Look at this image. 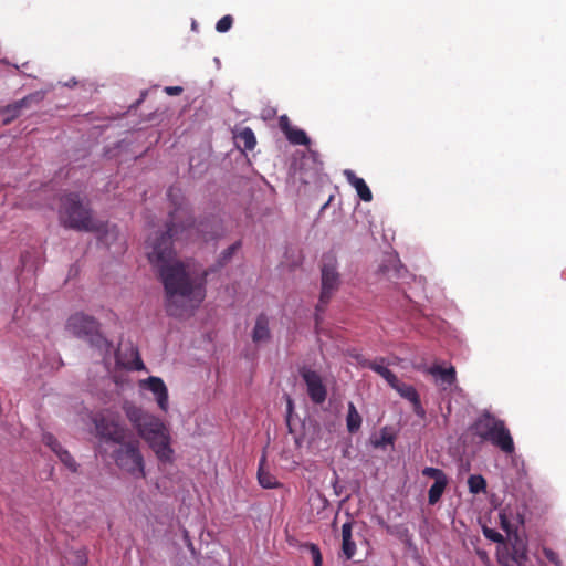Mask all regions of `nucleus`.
<instances>
[{
	"instance_id": "f257e3e1",
	"label": "nucleus",
	"mask_w": 566,
	"mask_h": 566,
	"mask_svg": "<svg viewBox=\"0 0 566 566\" xmlns=\"http://www.w3.org/2000/svg\"><path fill=\"white\" fill-rule=\"evenodd\" d=\"M197 231L186 206H178L169 214L166 234L149 238L147 256L157 270L166 291L167 312L184 316L197 308L206 296V272L195 264L175 259L171 240L190 239Z\"/></svg>"
},
{
	"instance_id": "f03ea898",
	"label": "nucleus",
	"mask_w": 566,
	"mask_h": 566,
	"mask_svg": "<svg viewBox=\"0 0 566 566\" xmlns=\"http://www.w3.org/2000/svg\"><path fill=\"white\" fill-rule=\"evenodd\" d=\"M94 423L102 438L119 444L114 451L116 465L135 479L145 478V462L139 450V442L135 440L124 442L127 429L120 422L119 417L106 410L94 418Z\"/></svg>"
},
{
	"instance_id": "7ed1b4c3",
	"label": "nucleus",
	"mask_w": 566,
	"mask_h": 566,
	"mask_svg": "<svg viewBox=\"0 0 566 566\" xmlns=\"http://www.w3.org/2000/svg\"><path fill=\"white\" fill-rule=\"evenodd\" d=\"M123 409L139 437L147 442L157 459L161 462H171L174 450L170 447V433L166 424L133 402L126 401Z\"/></svg>"
},
{
	"instance_id": "20e7f679",
	"label": "nucleus",
	"mask_w": 566,
	"mask_h": 566,
	"mask_svg": "<svg viewBox=\"0 0 566 566\" xmlns=\"http://www.w3.org/2000/svg\"><path fill=\"white\" fill-rule=\"evenodd\" d=\"M59 216L64 227L83 231L98 229L90 210L81 202L78 195L70 193L62 198Z\"/></svg>"
},
{
	"instance_id": "39448f33",
	"label": "nucleus",
	"mask_w": 566,
	"mask_h": 566,
	"mask_svg": "<svg viewBox=\"0 0 566 566\" xmlns=\"http://www.w3.org/2000/svg\"><path fill=\"white\" fill-rule=\"evenodd\" d=\"M66 329L77 337L87 339L103 355L109 353L111 344L99 333V324L94 317L75 313L67 319Z\"/></svg>"
},
{
	"instance_id": "423d86ee",
	"label": "nucleus",
	"mask_w": 566,
	"mask_h": 566,
	"mask_svg": "<svg viewBox=\"0 0 566 566\" xmlns=\"http://www.w3.org/2000/svg\"><path fill=\"white\" fill-rule=\"evenodd\" d=\"M340 276L337 271V261L334 256H326L322 266V290L319 303L326 304L338 290Z\"/></svg>"
},
{
	"instance_id": "0eeeda50",
	"label": "nucleus",
	"mask_w": 566,
	"mask_h": 566,
	"mask_svg": "<svg viewBox=\"0 0 566 566\" xmlns=\"http://www.w3.org/2000/svg\"><path fill=\"white\" fill-rule=\"evenodd\" d=\"M138 387L142 390H147L153 394L154 399L157 402L158 408L167 412L169 409V395L168 388L160 377L150 376L146 379L138 381Z\"/></svg>"
},
{
	"instance_id": "6e6552de",
	"label": "nucleus",
	"mask_w": 566,
	"mask_h": 566,
	"mask_svg": "<svg viewBox=\"0 0 566 566\" xmlns=\"http://www.w3.org/2000/svg\"><path fill=\"white\" fill-rule=\"evenodd\" d=\"M302 377L306 384L310 398L315 403H322L326 399V388L321 376L311 369H303Z\"/></svg>"
},
{
	"instance_id": "1a4fd4ad",
	"label": "nucleus",
	"mask_w": 566,
	"mask_h": 566,
	"mask_svg": "<svg viewBox=\"0 0 566 566\" xmlns=\"http://www.w3.org/2000/svg\"><path fill=\"white\" fill-rule=\"evenodd\" d=\"M424 373L434 378L437 386L442 390L451 388L457 381V373L454 367L443 368L441 365L434 364L424 369Z\"/></svg>"
},
{
	"instance_id": "9d476101",
	"label": "nucleus",
	"mask_w": 566,
	"mask_h": 566,
	"mask_svg": "<svg viewBox=\"0 0 566 566\" xmlns=\"http://www.w3.org/2000/svg\"><path fill=\"white\" fill-rule=\"evenodd\" d=\"M486 441H490L507 454H512L515 451L512 436L502 420L497 421L496 429H494Z\"/></svg>"
},
{
	"instance_id": "9b49d317",
	"label": "nucleus",
	"mask_w": 566,
	"mask_h": 566,
	"mask_svg": "<svg viewBox=\"0 0 566 566\" xmlns=\"http://www.w3.org/2000/svg\"><path fill=\"white\" fill-rule=\"evenodd\" d=\"M44 98V92L32 93L22 99L8 105L2 109L3 123L8 124L20 115L22 108L28 107L31 103H39Z\"/></svg>"
},
{
	"instance_id": "f8f14e48",
	"label": "nucleus",
	"mask_w": 566,
	"mask_h": 566,
	"mask_svg": "<svg viewBox=\"0 0 566 566\" xmlns=\"http://www.w3.org/2000/svg\"><path fill=\"white\" fill-rule=\"evenodd\" d=\"M389 386L395 389L400 395V397L412 403L413 410L418 416L424 415L419 394L413 386L405 384L398 378H396L395 381H392Z\"/></svg>"
},
{
	"instance_id": "ddd939ff",
	"label": "nucleus",
	"mask_w": 566,
	"mask_h": 566,
	"mask_svg": "<svg viewBox=\"0 0 566 566\" xmlns=\"http://www.w3.org/2000/svg\"><path fill=\"white\" fill-rule=\"evenodd\" d=\"M344 176L348 184L355 188L357 195L363 201L369 202L373 199L371 191L365 180L355 175V172L350 169L344 170Z\"/></svg>"
},
{
	"instance_id": "4468645a",
	"label": "nucleus",
	"mask_w": 566,
	"mask_h": 566,
	"mask_svg": "<svg viewBox=\"0 0 566 566\" xmlns=\"http://www.w3.org/2000/svg\"><path fill=\"white\" fill-rule=\"evenodd\" d=\"M352 530L353 524L350 522H346L342 526V552L346 559L353 558L356 553V544L353 541Z\"/></svg>"
},
{
	"instance_id": "2eb2a0df",
	"label": "nucleus",
	"mask_w": 566,
	"mask_h": 566,
	"mask_svg": "<svg viewBox=\"0 0 566 566\" xmlns=\"http://www.w3.org/2000/svg\"><path fill=\"white\" fill-rule=\"evenodd\" d=\"M497 421L499 419L492 417L491 415L486 413L481 416L475 422L476 434L480 438L488 440L492 432L494 431V429H496Z\"/></svg>"
},
{
	"instance_id": "dca6fc26",
	"label": "nucleus",
	"mask_w": 566,
	"mask_h": 566,
	"mask_svg": "<svg viewBox=\"0 0 566 566\" xmlns=\"http://www.w3.org/2000/svg\"><path fill=\"white\" fill-rule=\"evenodd\" d=\"M510 549L515 565L526 566V562L528 559L527 545L516 534L514 535V541L512 542Z\"/></svg>"
},
{
	"instance_id": "f3484780",
	"label": "nucleus",
	"mask_w": 566,
	"mask_h": 566,
	"mask_svg": "<svg viewBox=\"0 0 566 566\" xmlns=\"http://www.w3.org/2000/svg\"><path fill=\"white\" fill-rule=\"evenodd\" d=\"M252 339L255 344L265 343L270 339L269 318L263 314L259 315L255 321Z\"/></svg>"
},
{
	"instance_id": "a211bd4d",
	"label": "nucleus",
	"mask_w": 566,
	"mask_h": 566,
	"mask_svg": "<svg viewBox=\"0 0 566 566\" xmlns=\"http://www.w3.org/2000/svg\"><path fill=\"white\" fill-rule=\"evenodd\" d=\"M97 232L99 233V240L106 245L111 247L115 241L120 240V234L116 226L97 224Z\"/></svg>"
},
{
	"instance_id": "6ab92c4d",
	"label": "nucleus",
	"mask_w": 566,
	"mask_h": 566,
	"mask_svg": "<svg viewBox=\"0 0 566 566\" xmlns=\"http://www.w3.org/2000/svg\"><path fill=\"white\" fill-rule=\"evenodd\" d=\"M366 366L380 375L388 382V385H390L397 378V376L387 368L384 359L368 361L366 363Z\"/></svg>"
},
{
	"instance_id": "aec40b11",
	"label": "nucleus",
	"mask_w": 566,
	"mask_h": 566,
	"mask_svg": "<svg viewBox=\"0 0 566 566\" xmlns=\"http://www.w3.org/2000/svg\"><path fill=\"white\" fill-rule=\"evenodd\" d=\"M346 426L350 433L357 432L361 426V417L353 402L348 403Z\"/></svg>"
},
{
	"instance_id": "412c9836",
	"label": "nucleus",
	"mask_w": 566,
	"mask_h": 566,
	"mask_svg": "<svg viewBox=\"0 0 566 566\" xmlns=\"http://www.w3.org/2000/svg\"><path fill=\"white\" fill-rule=\"evenodd\" d=\"M265 462V459L262 458L259 467L258 472V479L259 483L265 488V489H273L279 485V482L274 475H272L270 472L265 471L263 468V464Z\"/></svg>"
},
{
	"instance_id": "4be33fe9",
	"label": "nucleus",
	"mask_w": 566,
	"mask_h": 566,
	"mask_svg": "<svg viewBox=\"0 0 566 566\" xmlns=\"http://www.w3.org/2000/svg\"><path fill=\"white\" fill-rule=\"evenodd\" d=\"M449 483V480L434 481L428 492V502L429 504H436L442 496L446 491V488Z\"/></svg>"
},
{
	"instance_id": "5701e85b",
	"label": "nucleus",
	"mask_w": 566,
	"mask_h": 566,
	"mask_svg": "<svg viewBox=\"0 0 566 566\" xmlns=\"http://www.w3.org/2000/svg\"><path fill=\"white\" fill-rule=\"evenodd\" d=\"M286 138L294 145H308L310 139L306 133L300 128H291L286 134Z\"/></svg>"
},
{
	"instance_id": "b1692460",
	"label": "nucleus",
	"mask_w": 566,
	"mask_h": 566,
	"mask_svg": "<svg viewBox=\"0 0 566 566\" xmlns=\"http://www.w3.org/2000/svg\"><path fill=\"white\" fill-rule=\"evenodd\" d=\"M237 139L239 143H241L245 149L252 150L256 144V139L254 136V133L251 128H244L242 129L239 135L237 136Z\"/></svg>"
},
{
	"instance_id": "393cba45",
	"label": "nucleus",
	"mask_w": 566,
	"mask_h": 566,
	"mask_svg": "<svg viewBox=\"0 0 566 566\" xmlns=\"http://www.w3.org/2000/svg\"><path fill=\"white\" fill-rule=\"evenodd\" d=\"M468 486L471 493L478 494L485 491L486 481L482 475L473 474L468 479Z\"/></svg>"
},
{
	"instance_id": "a878e982",
	"label": "nucleus",
	"mask_w": 566,
	"mask_h": 566,
	"mask_svg": "<svg viewBox=\"0 0 566 566\" xmlns=\"http://www.w3.org/2000/svg\"><path fill=\"white\" fill-rule=\"evenodd\" d=\"M496 556H497V562L502 566H516L514 563V558L512 557L510 546L503 545V546L499 547Z\"/></svg>"
},
{
	"instance_id": "bb28decb",
	"label": "nucleus",
	"mask_w": 566,
	"mask_h": 566,
	"mask_svg": "<svg viewBox=\"0 0 566 566\" xmlns=\"http://www.w3.org/2000/svg\"><path fill=\"white\" fill-rule=\"evenodd\" d=\"M304 548L310 552L314 566H323V556L319 547L316 544L307 543L304 545Z\"/></svg>"
},
{
	"instance_id": "cd10ccee",
	"label": "nucleus",
	"mask_w": 566,
	"mask_h": 566,
	"mask_svg": "<svg viewBox=\"0 0 566 566\" xmlns=\"http://www.w3.org/2000/svg\"><path fill=\"white\" fill-rule=\"evenodd\" d=\"M501 527L507 533L509 536L514 531L515 524L509 517L506 510H502L499 514Z\"/></svg>"
},
{
	"instance_id": "c85d7f7f",
	"label": "nucleus",
	"mask_w": 566,
	"mask_h": 566,
	"mask_svg": "<svg viewBox=\"0 0 566 566\" xmlns=\"http://www.w3.org/2000/svg\"><path fill=\"white\" fill-rule=\"evenodd\" d=\"M422 474L424 476L432 478L434 481H442L448 479V476L442 470L433 467H426L422 470Z\"/></svg>"
},
{
	"instance_id": "c756f323",
	"label": "nucleus",
	"mask_w": 566,
	"mask_h": 566,
	"mask_svg": "<svg viewBox=\"0 0 566 566\" xmlns=\"http://www.w3.org/2000/svg\"><path fill=\"white\" fill-rule=\"evenodd\" d=\"M56 455L60 458V460L72 471L76 470V462L73 459V457L69 453V451L64 450L63 448L57 451Z\"/></svg>"
},
{
	"instance_id": "7c9ffc66",
	"label": "nucleus",
	"mask_w": 566,
	"mask_h": 566,
	"mask_svg": "<svg viewBox=\"0 0 566 566\" xmlns=\"http://www.w3.org/2000/svg\"><path fill=\"white\" fill-rule=\"evenodd\" d=\"M232 25L231 15L222 17L216 24V30L220 33L227 32Z\"/></svg>"
},
{
	"instance_id": "2f4dec72",
	"label": "nucleus",
	"mask_w": 566,
	"mask_h": 566,
	"mask_svg": "<svg viewBox=\"0 0 566 566\" xmlns=\"http://www.w3.org/2000/svg\"><path fill=\"white\" fill-rule=\"evenodd\" d=\"M43 442L50 447L55 454L62 449V446L51 433L43 434Z\"/></svg>"
},
{
	"instance_id": "473e14b6",
	"label": "nucleus",
	"mask_w": 566,
	"mask_h": 566,
	"mask_svg": "<svg viewBox=\"0 0 566 566\" xmlns=\"http://www.w3.org/2000/svg\"><path fill=\"white\" fill-rule=\"evenodd\" d=\"M543 553L545 555V557L552 563L554 564V566H562V560L560 558L558 557V555L551 548L548 547H544L543 548Z\"/></svg>"
},
{
	"instance_id": "72a5a7b5",
	"label": "nucleus",
	"mask_w": 566,
	"mask_h": 566,
	"mask_svg": "<svg viewBox=\"0 0 566 566\" xmlns=\"http://www.w3.org/2000/svg\"><path fill=\"white\" fill-rule=\"evenodd\" d=\"M483 534L486 538L492 539L493 542H496V543L503 542V536L499 532H496L492 528L484 527Z\"/></svg>"
},
{
	"instance_id": "f704fd0d",
	"label": "nucleus",
	"mask_w": 566,
	"mask_h": 566,
	"mask_svg": "<svg viewBox=\"0 0 566 566\" xmlns=\"http://www.w3.org/2000/svg\"><path fill=\"white\" fill-rule=\"evenodd\" d=\"M280 127L285 134L292 128L286 115L280 117Z\"/></svg>"
},
{
	"instance_id": "c9c22d12",
	"label": "nucleus",
	"mask_w": 566,
	"mask_h": 566,
	"mask_svg": "<svg viewBox=\"0 0 566 566\" xmlns=\"http://www.w3.org/2000/svg\"><path fill=\"white\" fill-rule=\"evenodd\" d=\"M165 92L168 95L175 96V95H179L182 92V87H180V86H166L165 87Z\"/></svg>"
},
{
	"instance_id": "e433bc0d",
	"label": "nucleus",
	"mask_w": 566,
	"mask_h": 566,
	"mask_svg": "<svg viewBox=\"0 0 566 566\" xmlns=\"http://www.w3.org/2000/svg\"><path fill=\"white\" fill-rule=\"evenodd\" d=\"M238 247H239V244H238V243H235V244H233V245L229 247V248L226 250V252H224V259L230 258V256L232 255V253L237 250V248H238Z\"/></svg>"
},
{
	"instance_id": "4c0bfd02",
	"label": "nucleus",
	"mask_w": 566,
	"mask_h": 566,
	"mask_svg": "<svg viewBox=\"0 0 566 566\" xmlns=\"http://www.w3.org/2000/svg\"><path fill=\"white\" fill-rule=\"evenodd\" d=\"M134 368L137 369V370H142V369H145V365L144 363L142 361V359L137 356L135 363H134Z\"/></svg>"
},
{
	"instance_id": "58836bf2",
	"label": "nucleus",
	"mask_w": 566,
	"mask_h": 566,
	"mask_svg": "<svg viewBox=\"0 0 566 566\" xmlns=\"http://www.w3.org/2000/svg\"><path fill=\"white\" fill-rule=\"evenodd\" d=\"M77 84V81L75 78L70 80L69 82H65L63 85L66 87H73Z\"/></svg>"
}]
</instances>
